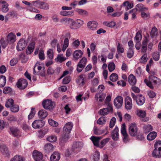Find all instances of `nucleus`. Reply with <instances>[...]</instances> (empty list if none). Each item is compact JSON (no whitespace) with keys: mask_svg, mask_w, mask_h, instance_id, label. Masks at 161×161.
Listing matches in <instances>:
<instances>
[{"mask_svg":"<svg viewBox=\"0 0 161 161\" xmlns=\"http://www.w3.org/2000/svg\"><path fill=\"white\" fill-rule=\"evenodd\" d=\"M76 82L78 85L82 86L85 83L83 75H80L79 78L76 80Z\"/></svg>","mask_w":161,"mask_h":161,"instance_id":"f704fd0d","label":"nucleus"},{"mask_svg":"<svg viewBox=\"0 0 161 161\" xmlns=\"http://www.w3.org/2000/svg\"><path fill=\"white\" fill-rule=\"evenodd\" d=\"M128 81L131 85L133 86L136 84V80L135 77L133 74H131L129 76Z\"/></svg>","mask_w":161,"mask_h":161,"instance_id":"cd10ccee","label":"nucleus"},{"mask_svg":"<svg viewBox=\"0 0 161 161\" xmlns=\"http://www.w3.org/2000/svg\"><path fill=\"white\" fill-rule=\"evenodd\" d=\"M109 71L110 72L113 71L115 69V65L113 62L110 63L108 65Z\"/></svg>","mask_w":161,"mask_h":161,"instance_id":"3c124183","label":"nucleus"},{"mask_svg":"<svg viewBox=\"0 0 161 161\" xmlns=\"http://www.w3.org/2000/svg\"><path fill=\"white\" fill-rule=\"evenodd\" d=\"M32 156L34 159L36 161H40L43 158V154L42 153L36 150L33 151Z\"/></svg>","mask_w":161,"mask_h":161,"instance_id":"2eb2a0df","label":"nucleus"},{"mask_svg":"<svg viewBox=\"0 0 161 161\" xmlns=\"http://www.w3.org/2000/svg\"><path fill=\"white\" fill-rule=\"evenodd\" d=\"M1 151L3 154L7 155L9 153V151L7 147L5 145L2 146Z\"/></svg>","mask_w":161,"mask_h":161,"instance_id":"c03bdc74","label":"nucleus"},{"mask_svg":"<svg viewBox=\"0 0 161 161\" xmlns=\"http://www.w3.org/2000/svg\"><path fill=\"white\" fill-rule=\"evenodd\" d=\"M157 133L155 131H152L150 132L147 136V139L151 141L155 139L157 136Z\"/></svg>","mask_w":161,"mask_h":161,"instance_id":"c756f323","label":"nucleus"},{"mask_svg":"<svg viewBox=\"0 0 161 161\" xmlns=\"http://www.w3.org/2000/svg\"><path fill=\"white\" fill-rule=\"evenodd\" d=\"M35 113V109L34 108H32L30 113L28 116L29 119H32L34 116Z\"/></svg>","mask_w":161,"mask_h":161,"instance_id":"13d9d810","label":"nucleus"},{"mask_svg":"<svg viewBox=\"0 0 161 161\" xmlns=\"http://www.w3.org/2000/svg\"><path fill=\"white\" fill-rule=\"evenodd\" d=\"M39 58L40 60H42L44 59L45 57L43 51L42 49H40L39 53Z\"/></svg>","mask_w":161,"mask_h":161,"instance_id":"6e6d98bb","label":"nucleus"},{"mask_svg":"<svg viewBox=\"0 0 161 161\" xmlns=\"http://www.w3.org/2000/svg\"><path fill=\"white\" fill-rule=\"evenodd\" d=\"M57 138L55 135H51L48 136L47 138V141L51 142H54L57 141Z\"/></svg>","mask_w":161,"mask_h":161,"instance_id":"4c0bfd02","label":"nucleus"},{"mask_svg":"<svg viewBox=\"0 0 161 161\" xmlns=\"http://www.w3.org/2000/svg\"><path fill=\"white\" fill-rule=\"evenodd\" d=\"M121 133L123 136V141L125 143H127L129 141V136L126 130L125 125L123 124L121 126Z\"/></svg>","mask_w":161,"mask_h":161,"instance_id":"1a4fd4ad","label":"nucleus"},{"mask_svg":"<svg viewBox=\"0 0 161 161\" xmlns=\"http://www.w3.org/2000/svg\"><path fill=\"white\" fill-rule=\"evenodd\" d=\"M48 122L50 125L54 127H57L58 125V123L57 122L51 119H48Z\"/></svg>","mask_w":161,"mask_h":161,"instance_id":"e2e57ef3","label":"nucleus"},{"mask_svg":"<svg viewBox=\"0 0 161 161\" xmlns=\"http://www.w3.org/2000/svg\"><path fill=\"white\" fill-rule=\"evenodd\" d=\"M35 46V43L34 42H32L30 44L26 51V54H31L33 51Z\"/></svg>","mask_w":161,"mask_h":161,"instance_id":"b1692460","label":"nucleus"},{"mask_svg":"<svg viewBox=\"0 0 161 161\" xmlns=\"http://www.w3.org/2000/svg\"><path fill=\"white\" fill-rule=\"evenodd\" d=\"M88 28L91 30H94L96 29L97 26V22L95 21L89 22L87 24Z\"/></svg>","mask_w":161,"mask_h":161,"instance_id":"5701e85b","label":"nucleus"},{"mask_svg":"<svg viewBox=\"0 0 161 161\" xmlns=\"http://www.w3.org/2000/svg\"><path fill=\"white\" fill-rule=\"evenodd\" d=\"M47 54L50 59H52L53 58V50L51 49H49L47 52Z\"/></svg>","mask_w":161,"mask_h":161,"instance_id":"052dcab7","label":"nucleus"},{"mask_svg":"<svg viewBox=\"0 0 161 161\" xmlns=\"http://www.w3.org/2000/svg\"><path fill=\"white\" fill-rule=\"evenodd\" d=\"M75 11L77 12L79 14L81 15H86L87 14V12L84 10L77 8L76 9Z\"/></svg>","mask_w":161,"mask_h":161,"instance_id":"4d7b16f0","label":"nucleus"},{"mask_svg":"<svg viewBox=\"0 0 161 161\" xmlns=\"http://www.w3.org/2000/svg\"><path fill=\"white\" fill-rule=\"evenodd\" d=\"M113 111V108L112 105L108 103V107L106 108L101 109L99 111L98 113L101 115H105L107 114L109 112H112Z\"/></svg>","mask_w":161,"mask_h":161,"instance_id":"9d476101","label":"nucleus"},{"mask_svg":"<svg viewBox=\"0 0 161 161\" xmlns=\"http://www.w3.org/2000/svg\"><path fill=\"white\" fill-rule=\"evenodd\" d=\"M35 113V109L34 108H32L30 113L28 116L29 119H32L34 116Z\"/></svg>","mask_w":161,"mask_h":161,"instance_id":"bf43d9fd","label":"nucleus"},{"mask_svg":"<svg viewBox=\"0 0 161 161\" xmlns=\"http://www.w3.org/2000/svg\"><path fill=\"white\" fill-rule=\"evenodd\" d=\"M83 143L81 142H74L73 145V148L75 150L80 151L83 147Z\"/></svg>","mask_w":161,"mask_h":161,"instance_id":"aec40b11","label":"nucleus"},{"mask_svg":"<svg viewBox=\"0 0 161 161\" xmlns=\"http://www.w3.org/2000/svg\"><path fill=\"white\" fill-rule=\"evenodd\" d=\"M158 34L157 29L155 27L152 28L150 33L151 36L152 37L156 36Z\"/></svg>","mask_w":161,"mask_h":161,"instance_id":"de8ad7c7","label":"nucleus"},{"mask_svg":"<svg viewBox=\"0 0 161 161\" xmlns=\"http://www.w3.org/2000/svg\"><path fill=\"white\" fill-rule=\"evenodd\" d=\"M106 121V119L104 117H100L97 121V123L99 125L104 124Z\"/></svg>","mask_w":161,"mask_h":161,"instance_id":"603ef678","label":"nucleus"},{"mask_svg":"<svg viewBox=\"0 0 161 161\" xmlns=\"http://www.w3.org/2000/svg\"><path fill=\"white\" fill-rule=\"evenodd\" d=\"M68 21L70 23V27L72 29H76L78 28L77 27L76 21H74L73 19L69 18L68 19Z\"/></svg>","mask_w":161,"mask_h":161,"instance_id":"473e14b6","label":"nucleus"},{"mask_svg":"<svg viewBox=\"0 0 161 161\" xmlns=\"http://www.w3.org/2000/svg\"><path fill=\"white\" fill-rule=\"evenodd\" d=\"M149 37L148 35L146 36L143 40L142 45V52H146L147 50V43L148 42V38Z\"/></svg>","mask_w":161,"mask_h":161,"instance_id":"a211bd4d","label":"nucleus"},{"mask_svg":"<svg viewBox=\"0 0 161 161\" xmlns=\"http://www.w3.org/2000/svg\"><path fill=\"white\" fill-rule=\"evenodd\" d=\"M8 3H6L5 4H3L2 6V11L3 13H6L9 10V8L8 7Z\"/></svg>","mask_w":161,"mask_h":161,"instance_id":"5fc2aeb1","label":"nucleus"},{"mask_svg":"<svg viewBox=\"0 0 161 161\" xmlns=\"http://www.w3.org/2000/svg\"><path fill=\"white\" fill-rule=\"evenodd\" d=\"M38 114L39 118L41 119H43L47 116L48 113L46 110L44 109H42L38 112Z\"/></svg>","mask_w":161,"mask_h":161,"instance_id":"c85d7f7f","label":"nucleus"},{"mask_svg":"<svg viewBox=\"0 0 161 161\" xmlns=\"http://www.w3.org/2000/svg\"><path fill=\"white\" fill-rule=\"evenodd\" d=\"M117 51L118 54L123 53L124 52V48L119 43H118L117 46Z\"/></svg>","mask_w":161,"mask_h":161,"instance_id":"864d4df0","label":"nucleus"},{"mask_svg":"<svg viewBox=\"0 0 161 161\" xmlns=\"http://www.w3.org/2000/svg\"><path fill=\"white\" fill-rule=\"evenodd\" d=\"M111 136L113 140L114 141H118L119 137V128L117 126H116L112 131Z\"/></svg>","mask_w":161,"mask_h":161,"instance_id":"dca6fc26","label":"nucleus"},{"mask_svg":"<svg viewBox=\"0 0 161 161\" xmlns=\"http://www.w3.org/2000/svg\"><path fill=\"white\" fill-rule=\"evenodd\" d=\"M147 10V8H143L142 6V17L144 19H149L150 17V14L148 12L145 13L143 12L144 11Z\"/></svg>","mask_w":161,"mask_h":161,"instance_id":"bb28decb","label":"nucleus"},{"mask_svg":"<svg viewBox=\"0 0 161 161\" xmlns=\"http://www.w3.org/2000/svg\"><path fill=\"white\" fill-rule=\"evenodd\" d=\"M118 75L115 73H112L110 76V80L112 81H115L118 79Z\"/></svg>","mask_w":161,"mask_h":161,"instance_id":"09e8293b","label":"nucleus"},{"mask_svg":"<svg viewBox=\"0 0 161 161\" xmlns=\"http://www.w3.org/2000/svg\"><path fill=\"white\" fill-rule=\"evenodd\" d=\"M43 108L47 109H51L53 108L55 106V103L51 100L47 99L44 100L42 103Z\"/></svg>","mask_w":161,"mask_h":161,"instance_id":"39448f33","label":"nucleus"},{"mask_svg":"<svg viewBox=\"0 0 161 161\" xmlns=\"http://www.w3.org/2000/svg\"><path fill=\"white\" fill-rule=\"evenodd\" d=\"M16 36L12 32L9 33L7 36V41L13 43L15 41Z\"/></svg>","mask_w":161,"mask_h":161,"instance_id":"7c9ffc66","label":"nucleus"},{"mask_svg":"<svg viewBox=\"0 0 161 161\" xmlns=\"http://www.w3.org/2000/svg\"><path fill=\"white\" fill-rule=\"evenodd\" d=\"M94 133L95 135H100L103 133L105 132L104 130H101L97 129L96 126H94L93 128Z\"/></svg>","mask_w":161,"mask_h":161,"instance_id":"58836bf2","label":"nucleus"},{"mask_svg":"<svg viewBox=\"0 0 161 161\" xmlns=\"http://www.w3.org/2000/svg\"><path fill=\"white\" fill-rule=\"evenodd\" d=\"M103 24L107 27L113 28L115 25L116 23L114 21H104L103 22Z\"/></svg>","mask_w":161,"mask_h":161,"instance_id":"ea45409f","label":"nucleus"},{"mask_svg":"<svg viewBox=\"0 0 161 161\" xmlns=\"http://www.w3.org/2000/svg\"><path fill=\"white\" fill-rule=\"evenodd\" d=\"M86 58L85 57H83L80 59L77 65L76 69L78 72H80L84 68L86 65Z\"/></svg>","mask_w":161,"mask_h":161,"instance_id":"0eeeda50","label":"nucleus"},{"mask_svg":"<svg viewBox=\"0 0 161 161\" xmlns=\"http://www.w3.org/2000/svg\"><path fill=\"white\" fill-rule=\"evenodd\" d=\"M82 55L83 52L80 50H78L75 51L73 54L74 60L75 61L77 60L82 56Z\"/></svg>","mask_w":161,"mask_h":161,"instance_id":"4be33fe9","label":"nucleus"},{"mask_svg":"<svg viewBox=\"0 0 161 161\" xmlns=\"http://www.w3.org/2000/svg\"><path fill=\"white\" fill-rule=\"evenodd\" d=\"M28 42L24 38L20 39L18 42L17 45V49L18 51L23 50L26 47Z\"/></svg>","mask_w":161,"mask_h":161,"instance_id":"6e6552de","label":"nucleus"},{"mask_svg":"<svg viewBox=\"0 0 161 161\" xmlns=\"http://www.w3.org/2000/svg\"><path fill=\"white\" fill-rule=\"evenodd\" d=\"M44 149L46 152H49L53 150V146L51 143H48L45 145Z\"/></svg>","mask_w":161,"mask_h":161,"instance_id":"2f4dec72","label":"nucleus"},{"mask_svg":"<svg viewBox=\"0 0 161 161\" xmlns=\"http://www.w3.org/2000/svg\"><path fill=\"white\" fill-rule=\"evenodd\" d=\"M123 102V97L120 96H118L114 99V104L117 108H119L122 106Z\"/></svg>","mask_w":161,"mask_h":161,"instance_id":"f8f14e48","label":"nucleus"},{"mask_svg":"<svg viewBox=\"0 0 161 161\" xmlns=\"http://www.w3.org/2000/svg\"><path fill=\"white\" fill-rule=\"evenodd\" d=\"M138 129L135 123L130 124L129 126L128 132L130 136H135L138 134Z\"/></svg>","mask_w":161,"mask_h":161,"instance_id":"20e7f679","label":"nucleus"},{"mask_svg":"<svg viewBox=\"0 0 161 161\" xmlns=\"http://www.w3.org/2000/svg\"><path fill=\"white\" fill-rule=\"evenodd\" d=\"M100 154L98 152L95 153L93 156V159L94 161H98L99 159Z\"/></svg>","mask_w":161,"mask_h":161,"instance_id":"69168bd1","label":"nucleus"},{"mask_svg":"<svg viewBox=\"0 0 161 161\" xmlns=\"http://www.w3.org/2000/svg\"><path fill=\"white\" fill-rule=\"evenodd\" d=\"M146 113L145 111H142V121L147 122L149 120V118L146 116Z\"/></svg>","mask_w":161,"mask_h":161,"instance_id":"8fccbe9b","label":"nucleus"},{"mask_svg":"<svg viewBox=\"0 0 161 161\" xmlns=\"http://www.w3.org/2000/svg\"><path fill=\"white\" fill-rule=\"evenodd\" d=\"M11 134L14 136L18 137L21 135L19 129L15 127H11L9 128Z\"/></svg>","mask_w":161,"mask_h":161,"instance_id":"f3484780","label":"nucleus"},{"mask_svg":"<svg viewBox=\"0 0 161 161\" xmlns=\"http://www.w3.org/2000/svg\"><path fill=\"white\" fill-rule=\"evenodd\" d=\"M143 130L145 133H147L153 130V127L149 124L145 125L143 127Z\"/></svg>","mask_w":161,"mask_h":161,"instance_id":"e433bc0d","label":"nucleus"},{"mask_svg":"<svg viewBox=\"0 0 161 161\" xmlns=\"http://www.w3.org/2000/svg\"><path fill=\"white\" fill-rule=\"evenodd\" d=\"M44 122L42 120H36L32 123V127L34 129H39L44 125Z\"/></svg>","mask_w":161,"mask_h":161,"instance_id":"9b49d317","label":"nucleus"},{"mask_svg":"<svg viewBox=\"0 0 161 161\" xmlns=\"http://www.w3.org/2000/svg\"><path fill=\"white\" fill-rule=\"evenodd\" d=\"M116 120V119L114 117L111 119L109 124V127L110 128H112L114 127L115 124Z\"/></svg>","mask_w":161,"mask_h":161,"instance_id":"338daca9","label":"nucleus"},{"mask_svg":"<svg viewBox=\"0 0 161 161\" xmlns=\"http://www.w3.org/2000/svg\"><path fill=\"white\" fill-rule=\"evenodd\" d=\"M141 33L140 31H138L134 37V42L135 43V46L137 50H139L141 47Z\"/></svg>","mask_w":161,"mask_h":161,"instance_id":"423d86ee","label":"nucleus"},{"mask_svg":"<svg viewBox=\"0 0 161 161\" xmlns=\"http://www.w3.org/2000/svg\"><path fill=\"white\" fill-rule=\"evenodd\" d=\"M66 58L63 57L62 54L58 55L57 57V58L56 59L57 61H58L60 63L62 62L63 61L65 60Z\"/></svg>","mask_w":161,"mask_h":161,"instance_id":"0e129e2a","label":"nucleus"},{"mask_svg":"<svg viewBox=\"0 0 161 161\" xmlns=\"http://www.w3.org/2000/svg\"><path fill=\"white\" fill-rule=\"evenodd\" d=\"M27 82L26 80H19L17 82V87L20 89H25L27 85Z\"/></svg>","mask_w":161,"mask_h":161,"instance_id":"4468645a","label":"nucleus"},{"mask_svg":"<svg viewBox=\"0 0 161 161\" xmlns=\"http://www.w3.org/2000/svg\"><path fill=\"white\" fill-rule=\"evenodd\" d=\"M149 80L153 84L155 85L159 82V80L157 77L153 75L149 76Z\"/></svg>","mask_w":161,"mask_h":161,"instance_id":"72a5a7b5","label":"nucleus"},{"mask_svg":"<svg viewBox=\"0 0 161 161\" xmlns=\"http://www.w3.org/2000/svg\"><path fill=\"white\" fill-rule=\"evenodd\" d=\"M131 96L134 100H135L138 105H141V94L138 95L136 96L133 93L131 92Z\"/></svg>","mask_w":161,"mask_h":161,"instance_id":"a878e982","label":"nucleus"},{"mask_svg":"<svg viewBox=\"0 0 161 161\" xmlns=\"http://www.w3.org/2000/svg\"><path fill=\"white\" fill-rule=\"evenodd\" d=\"M125 108L127 110H130L132 107V100L129 96H126L125 99Z\"/></svg>","mask_w":161,"mask_h":161,"instance_id":"ddd939ff","label":"nucleus"},{"mask_svg":"<svg viewBox=\"0 0 161 161\" xmlns=\"http://www.w3.org/2000/svg\"><path fill=\"white\" fill-rule=\"evenodd\" d=\"M122 5L124 6H126L125 8L126 11H127L129 9H130L133 7V4L130 3L128 1L124 2L123 3Z\"/></svg>","mask_w":161,"mask_h":161,"instance_id":"c9c22d12","label":"nucleus"},{"mask_svg":"<svg viewBox=\"0 0 161 161\" xmlns=\"http://www.w3.org/2000/svg\"><path fill=\"white\" fill-rule=\"evenodd\" d=\"M60 158V154L57 152H54L50 157L51 161H58Z\"/></svg>","mask_w":161,"mask_h":161,"instance_id":"412c9836","label":"nucleus"},{"mask_svg":"<svg viewBox=\"0 0 161 161\" xmlns=\"http://www.w3.org/2000/svg\"><path fill=\"white\" fill-rule=\"evenodd\" d=\"M106 96L105 94L99 93L96 94L95 95V99L96 100L99 102H102L104 100Z\"/></svg>","mask_w":161,"mask_h":161,"instance_id":"393cba45","label":"nucleus"},{"mask_svg":"<svg viewBox=\"0 0 161 161\" xmlns=\"http://www.w3.org/2000/svg\"><path fill=\"white\" fill-rule=\"evenodd\" d=\"M10 110L12 112L16 113L18 112L19 110V107L18 105L14 104L10 108Z\"/></svg>","mask_w":161,"mask_h":161,"instance_id":"37998d69","label":"nucleus"},{"mask_svg":"<svg viewBox=\"0 0 161 161\" xmlns=\"http://www.w3.org/2000/svg\"><path fill=\"white\" fill-rule=\"evenodd\" d=\"M8 120L11 122H15L17 120V118L16 117L11 115L8 117Z\"/></svg>","mask_w":161,"mask_h":161,"instance_id":"774afa93","label":"nucleus"},{"mask_svg":"<svg viewBox=\"0 0 161 161\" xmlns=\"http://www.w3.org/2000/svg\"><path fill=\"white\" fill-rule=\"evenodd\" d=\"M11 161H23V160L22 156L16 155L11 159Z\"/></svg>","mask_w":161,"mask_h":161,"instance_id":"680f3d73","label":"nucleus"},{"mask_svg":"<svg viewBox=\"0 0 161 161\" xmlns=\"http://www.w3.org/2000/svg\"><path fill=\"white\" fill-rule=\"evenodd\" d=\"M152 57L154 61H158L159 60L160 58V54L158 52H153L152 54Z\"/></svg>","mask_w":161,"mask_h":161,"instance_id":"49530a36","label":"nucleus"},{"mask_svg":"<svg viewBox=\"0 0 161 161\" xmlns=\"http://www.w3.org/2000/svg\"><path fill=\"white\" fill-rule=\"evenodd\" d=\"M34 6L44 10H47L49 8L48 4L45 2L40 0L32 2V4Z\"/></svg>","mask_w":161,"mask_h":161,"instance_id":"7ed1b4c3","label":"nucleus"},{"mask_svg":"<svg viewBox=\"0 0 161 161\" xmlns=\"http://www.w3.org/2000/svg\"><path fill=\"white\" fill-rule=\"evenodd\" d=\"M73 127V123L70 122L67 123L63 128V134L60 139L59 144L61 147L64 146V143L69 138V134Z\"/></svg>","mask_w":161,"mask_h":161,"instance_id":"f257e3e1","label":"nucleus"},{"mask_svg":"<svg viewBox=\"0 0 161 161\" xmlns=\"http://www.w3.org/2000/svg\"><path fill=\"white\" fill-rule=\"evenodd\" d=\"M154 149L153 151L152 155L155 158H161V141H158L154 144Z\"/></svg>","mask_w":161,"mask_h":161,"instance_id":"f03ea898","label":"nucleus"},{"mask_svg":"<svg viewBox=\"0 0 161 161\" xmlns=\"http://www.w3.org/2000/svg\"><path fill=\"white\" fill-rule=\"evenodd\" d=\"M110 140L109 138H107L101 141L100 142V145H99V147L101 148H102L106 143L108 142Z\"/></svg>","mask_w":161,"mask_h":161,"instance_id":"a18cd8bd","label":"nucleus"},{"mask_svg":"<svg viewBox=\"0 0 161 161\" xmlns=\"http://www.w3.org/2000/svg\"><path fill=\"white\" fill-rule=\"evenodd\" d=\"M102 138V137H101L92 136L91 137L90 139L95 146L99 147V140Z\"/></svg>","mask_w":161,"mask_h":161,"instance_id":"6ab92c4d","label":"nucleus"},{"mask_svg":"<svg viewBox=\"0 0 161 161\" xmlns=\"http://www.w3.org/2000/svg\"><path fill=\"white\" fill-rule=\"evenodd\" d=\"M6 79L5 76L4 75L0 76V86L3 87L6 83Z\"/></svg>","mask_w":161,"mask_h":161,"instance_id":"79ce46f5","label":"nucleus"},{"mask_svg":"<svg viewBox=\"0 0 161 161\" xmlns=\"http://www.w3.org/2000/svg\"><path fill=\"white\" fill-rule=\"evenodd\" d=\"M14 100L12 98H9L7 100L5 103V106L6 107L10 108L14 104Z\"/></svg>","mask_w":161,"mask_h":161,"instance_id":"a19ab883","label":"nucleus"}]
</instances>
